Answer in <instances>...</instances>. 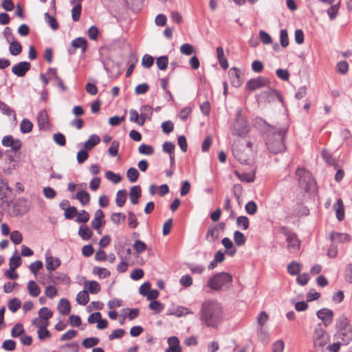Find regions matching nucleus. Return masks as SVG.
<instances>
[{"label": "nucleus", "mask_w": 352, "mask_h": 352, "mask_svg": "<svg viewBox=\"0 0 352 352\" xmlns=\"http://www.w3.org/2000/svg\"><path fill=\"white\" fill-rule=\"evenodd\" d=\"M225 318L223 307L216 300H206L201 303L199 320L207 327L217 329Z\"/></svg>", "instance_id": "f257e3e1"}, {"label": "nucleus", "mask_w": 352, "mask_h": 352, "mask_svg": "<svg viewBox=\"0 0 352 352\" xmlns=\"http://www.w3.org/2000/svg\"><path fill=\"white\" fill-rule=\"evenodd\" d=\"M287 126L283 127L269 126L266 135V145L270 152L277 154L285 151L284 137L287 132Z\"/></svg>", "instance_id": "f03ea898"}, {"label": "nucleus", "mask_w": 352, "mask_h": 352, "mask_svg": "<svg viewBox=\"0 0 352 352\" xmlns=\"http://www.w3.org/2000/svg\"><path fill=\"white\" fill-rule=\"evenodd\" d=\"M251 142H248L245 144L235 142L232 147L233 155L241 164H250L254 157Z\"/></svg>", "instance_id": "7ed1b4c3"}, {"label": "nucleus", "mask_w": 352, "mask_h": 352, "mask_svg": "<svg viewBox=\"0 0 352 352\" xmlns=\"http://www.w3.org/2000/svg\"><path fill=\"white\" fill-rule=\"evenodd\" d=\"M231 130L232 134L240 137H244L249 132V125L245 118L242 115L241 109H238L236 111V118L232 124Z\"/></svg>", "instance_id": "20e7f679"}, {"label": "nucleus", "mask_w": 352, "mask_h": 352, "mask_svg": "<svg viewBox=\"0 0 352 352\" xmlns=\"http://www.w3.org/2000/svg\"><path fill=\"white\" fill-rule=\"evenodd\" d=\"M232 281V276L230 274L227 272H220L212 276L208 280V286L213 290H220L227 284L231 283Z\"/></svg>", "instance_id": "39448f33"}, {"label": "nucleus", "mask_w": 352, "mask_h": 352, "mask_svg": "<svg viewBox=\"0 0 352 352\" xmlns=\"http://www.w3.org/2000/svg\"><path fill=\"white\" fill-rule=\"evenodd\" d=\"M296 174L298 177L300 186L305 191H312L316 188V182L311 174L302 168H297Z\"/></svg>", "instance_id": "423d86ee"}, {"label": "nucleus", "mask_w": 352, "mask_h": 352, "mask_svg": "<svg viewBox=\"0 0 352 352\" xmlns=\"http://www.w3.org/2000/svg\"><path fill=\"white\" fill-rule=\"evenodd\" d=\"M12 189L8 186L7 182L0 177V199L2 201L1 206L10 207L12 203Z\"/></svg>", "instance_id": "0eeeda50"}, {"label": "nucleus", "mask_w": 352, "mask_h": 352, "mask_svg": "<svg viewBox=\"0 0 352 352\" xmlns=\"http://www.w3.org/2000/svg\"><path fill=\"white\" fill-rule=\"evenodd\" d=\"M330 341L329 335L318 325L314 330V344L316 348H322Z\"/></svg>", "instance_id": "6e6552de"}, {"label": "nucleus", "mask_w": 352, "mask_h": 352, "mask_svg": "<svg viewBox=\"0 0 352 352\" xmlns=\"http://www.w3.org/2000/svg\"><path fill=\"white\" fill-rule=\"evenodd\" d=\"M269 83L270 80L267 78L259 76L256 78H252L249 80L246 83L245 88L249 91H254L267 86Z\"/></svg>", "instance_id": "1a4fd4ad"}, {"label": "nucleus", "mask_w": 352, "mask_h": 352, "mask_svg": "<svg viewBox=\"0 0 352 352\" xmlns=\"http://www.w3.org/2000/svg\"><path fill=\"white\" fill-rule=\"evenodd\" d=\"M333 338L340 340L344 345L349 344L352 340V328L336 330Z\"/></svg>", "instance_id": "9d476101"}, {"label": "nucleus", "mask_w": 352, "mask_h": 352, "mask_svg": "<svg viewBox=\"0 0 352 352\" xmlns=\"http://www.w3.org/2000/svg\"><path fill=\"white\" fill-rule=\"evenodd\" d=\"M60 264L59 258L53 257L50 251L45 253V267L49 273L54 271Z\"/></svg>", "instance_id": "9b49d317"}, {"label": "nucleus", "mask_w": 352, "mask_h": 352, "mask_svg": "<svg viewBox=\"0 0 352 352\" xmlns=\"http://www.w3.org/2000/svg\"><path fill=\"white\" fill-rule=\"evenodd\" d=\"M317 317L320 319L325 327L329 326L333 318V312L332 310L323 308L318 310L316 313Z\"/></svg>", "instance_id": "f8f14e48"}, {"label": "nucleus", "mask_w": 352, "mask_h": 352, "mask_svg": "<svg viewBox=\"0 0 352 352\" xmlns=\"http://www.w3.org/2000/svg\"><path fill=\"white\" fill-rule=\"evenodd\" d=\"M31 64L29 62L23 61L14 65L12 67V73L18 77H23L30 69Z\"/></svg>", "instance_id": "ddd939ff"}, {"label": "nucleus", "mask_w": 352, "mask_h": 352, "mask_svg": "<svg viewBox=\"0 0 352 352\" xmlns=\"http://www.w3.org/2000/svg\"><path fill=\"white\" fill-rule=\"evenodd\" d=\"M49 278L51 282L56 285L60 283L68 284L70 283L69 277L65 273L60 272L49 273Z\"/></svg>", "instance_id": "4468645a"}, {"label": "nucleus", "mask_w": 352, "mask_h": 352, "mask_svg": "<svg viewBox=\"0 0 352 352\" xmlns=\"http://www.w3.org/2000/svg\"><path fill=\"white\" fill-rule=\"evenodd\" d=\"M286 241L287 243V249L291 253H296L300 249V241L297 238L296 234L293 235H289L286 238Z\"/></svg>", "instance_id": "2eb2a0df"}, {"label": "nucleus", "mask_w": 352, "mask_h": 352, "mask_svg": "<svg viewBox=\"0 0 352 352\" xmlns=\"http://www.w3.org/2000/svg\"><path fill=\"white\" fill-rule=\"evenodd\" d=\"M72 49L69 50V53L73 54L75 53V50L80 48L82 52H85L87 47V41L84 37H78L72 42Z\"/></svg>", "instance_id": "dca6fc26"}, {"label": "nucleus", "mask_w": 352, "mask_h": 352, "mask_svg": "<svg viewBox=\"0 0 352 352\" xmlns=\"http://www.w3.org/2000/svg\"><path fill=\"white\" fill-rule=\"evenodd\" d=\"M231 83L235 87H239L241 85L242 81L241 80V72L239 69L236 67H232L228 72Z\"/></svg>", "instance_id": "f3484780"}, {"label": "nucleus", "mask_w": 352, "mask_h": 352, "mask_svg": "<svg viewBox=\"0 0 352 352\" xmlns=\"http://www.w3.org/2000/svg\"><path fill=\"white\" fill-rule=\"evenodd\" d=\"M168 347L166 352H181L182 349L179 346V340L177 337L172 336L168 338Z\"/></svg>", "instance_id": "a211bd4d"}, {"label": "nucleus", "mask_w": 352, "mask_h": 352, "mask_svg": "<svg viewBox=\"0 0 352 352\" xmlns=\"http://www.w3.org/2000/svg\"><path fill=\"white\" fill-rule=\"evenodd\" d=\"M330 239L332 241H336L340 243L349 242L351 236L346 233H339L333 232L330 234Z\"/></svg>", "instance_id": "6ab92c4d"}, {"label": "nucleus", "mask_w": 352, "mask_h": 352, "mask_svg": "<svg viewBox=\"0 0 352 352\" xmlns=\"http://www.w3.org/2000/svg\"><path fill=\"white\" fill-rule=\"evenodd\" d=\"M218 226H210L207 231L206 240L210 243L214 242L219 237Z\"/></svg>", "instance_id": "aec40b11"}, {"label": "nucleus", "mask_w": 352, "mask_h": 352, "mask_svg": "<svg viewBox=\"0 0 352 352\" xmlns=\"http://www.w3.org/2000/svg\"><path fill=\"white\" fill-rule=\"evenodd\" d=\"M100 142V138L98 135H91L89 140L84 143V148L85 150H91Z\"/></svg>", "instance_id": "412c9836"}, {"label": "nucleus", "mask_w": 352, "mask_h": 352, "mask_svg": "<svg viewBox=\"0 0 352 352\" xmlns=\"http://www.w3.org/2000/svg\"><path fill=\"white\" fill-rule=\"evenodd\" d=\"M130 199L133 204H137L141 197V188L140 186H134L131 188L129 192Z\"/></svg>", "instance_id": "4be33fe9"}, {"label": "nucleus", "mask_w": 352, "mask_h": 352, "mask_svg": "<svg viewBox=\"0 0 352 352\" xmlns=\"http://www.w3.org/2000/svg\"><path fill=\"white\" fill-rule=\"evenodd\" d=\"M333 208L336 212V217L339 221H342L344 217V208L342 200L339 198L333 206Z\"/></svg>", "instance_id": "5701e85b"}, {"label": "nucleus", "mask_w": 352, "mask_h": 352, "mask_svg": "<svg viewBox=\"0 0 352 352\" xmlns=\"http://www.w3.org/2000/svg\"><path fill=\"white\" fill-rule=\"evenodd\" d=\"M58 309L59 312L63 315H67L71 311V306L68 300L62 298L60 300Z\"/></svg>", "instance_id": "b1692460"}, {"label": "nucleus", "mask_w": 352, "mask_h": 352, "mask_svg": "<svg viewBox=\"0 0 352 352\" xmlns=\"http://www.w3.org/2000/svg\"><path fill=\"white\" fill-rule=\"evenodd\" d=\"M352 328L349 320L345 315H341L336 320V330Z\"/></svg>", "instance_id": "393cba45"}, {"label": "nucleus", "mask_w": 352, "mask_h": 352, "mask_svg": "<svg viewBox=\"0 0 352 352\" xmlns=\"http://www.w3.org/2000/svg\"><path fill=\"white\" fill-rule=\"evenodd\" d=\"M28 290L32 297H37L41 293V289L34 280H30L28 283Z\"/></svg>", "instance_id": "a878e982"}, {"label": "nucleus", "mask_w": 352, "mask_h": 352, "mask_svg": "<svg viewBox=\"0 0 352 352\" xmlns=\"http://www.w3.org/2000/svg\"><path fill=\"white\" fill-rule=\"evenodd\" d=\"M9 51L10 53L13 56L19 55L22 51V46L19 42L14 40L10 43Z\"/></svg>", "instance_id": "bb28decb"}, {"label": "nucleus", "mask_w": 352, "mask_h": 352, "mask_svg": "<svg viewBox=\"0 0 352 352\" xmlns=\"http://www.w3.org/2000/svg\"><path fill=\"white\" fill-rule=\"evenodd\" d=\"M76 198L80 202L82 206L87 204L90 201L89 194L85 190H80L76 195Z\"/></svg>", "instance_id": "cd10ccee"}, {"label": "nucleus", "mask_w": 352, "mask_h": 352, "mask_svg": "<svg viewBox=\"0 0 352 352\" xmlns=\"http://www.w3.org/2000/svg\"><path fill=\"white\" fill-rule=\"evenodd\" d=\"M92 231L85 225L80 226L78 230V234L84 240L89 239L92 236Z\"/></svg>", "instance_id": "c85d7f7f"}, {"label": "nucleus", "mask_w": 352, "mask_h": 352, "mask_svg": "<svg viewBox=\"0 0 352 352\" xmlns=\"http://www.w3.org/2000/svg\"><path fill=\"white\" fill-rule=\"evenodd\" d=\"M127 192L125 190H120L117 192L116 202L118 206L122 207L125 204Z\"/></svg>", "instance_id": "c756f323"}, {"label": "nucleus", "mask_w": 352, "mask_h": 352, "mask_svg": "<svg viewBox=\"0 0 352 352\" xmlns=\"http://www.w3.org/2000/svg\"><path fill=\"white\" fill-rule=\"evenodd\" d=\"M37 122L40 128H45L48 123V118L45 111H41L38 113Z\"/></svg>", "instance_id": "7c9ffc66"}, {"label": "nucleus", "mask_w": 352, "mask_h": 352, "mask_svg": "<svg viewBox=\"0 0 352 352\" xmlns=\"http://www.w3.org/2000/svg\"><path fill=\"white\" fill-rule=\"evenodd\" d=\"M99 342V338L96 337H91L83 340L82 342V345L86 349H89L98 344Z\"/></svg>", "instance_id": "2f4dec72"}, {"label": "nucleus", "mask_w": 352, "mask_h": 352, "mask_svg": "<svg viewBox=\"0 0 352 352\" xmlns=\"http://www.w3.org/2000/svg\"><path fill=\"white\" fill-rule=\"evenodd\" d=\"M89 300V294L88 292L85 290L80 292L76 296V301L81 305H87Z\"/></svg>", "instance_id": "473e14b6"}, {"label": "nucleus", "mask_w": 352, "mask_h": 352, "mask_svg": "<svg viewBox=\"0 0 352 352\" xmlns=\"http://www.w3.org/2000/svg\"><path fill=\"white\" fill-rule=\"evenodd\" d=\"M85 287H87L88 291L93 294H98L100 291L99 283L95 280L88 281L85 284Z\"/></svg>", "instance_id": "72a5a7b5"}, {"label": "nucleus", "mask_w": 352, "mask_h": 352, "mask_svg": "<svg viewBox=\"0 0 352 352\" xmlns=\"http://www.w3.org/2000/svg\"><path fill=\"white\" fill-rule=\"evenodd\" d=\"M234 173L241 182H252L254 180V175L250 173H240L238 170H234Z\"/></svg>", "instance_id": "f704fd0d"}, {"label": "nucleus", "mask_w": 352, "mask_h": 352, "mask_svg": "<svg viewBox=\"0 0 352 352\" xmlns=\"http://www.w3.org/2000/svg\"><path fill=\"white\" fill-rule=\"evenodd\" d=\"M140 174L135 168H130L127 170L126 177L131 183L135 182L139 178Z\"/></svg>", "instance_id": "c9c22d12"}, {"label": "nucleus", "mask_w": 352, "mask_h": 352, "mask_svg": "<svg viewBox=\"0 0 352 352\" xmlns=\"http://www.w3.org/2000/svg\"><path fill=\"white\" fill-rule=\"evenodd\" d=\"M21 263V259L20 256L14 254L10 258L9 265L10 271H14L17 267L20 266Z\"/></svg>", "instance_id": "e433bc0d"}, {"label": "nucleus", "mask_w": 352, "mask_h": 352, "mask_svg": "<svg viewBox=\"0 0 352 352\" xmlns=\"http://www.w3.org/2000/svg\"><path fill=\"white\" fill-rule=\"evenodd\" d=\"M33 125L28 119H23L20 124V130L23 133H30L32 130Z\"/></svg>", "instance_id": "4c0bfd02"}, {"label": "nucleus", "mask_w": 352, "mask_h": 352, "mask_svg": "<svg viewBox=\"0 0 352 352\" xmlns=\"http://www.w3.org/2000/svg\"><path fill=\"white\" fill-rule=\"evenodd\" d=\"M234 241L236 245L241 246L245 243L246 239L241 232L236 230L234 232Z\"/></svg>", "instance_id": "58836bf2"}, {"label": "nucleus", "mask_w": 352, "mask_h": 352, "mask_svg": "<svg viewBox=\"0 0 352 352\" xmlns=\"http://www.w3.org/2000/svg\"><path fill=\"white\" fill-rule=\"evenodd\" d=\"M21 305V302L19 299L16 298H12L8 302V309L12 312H16Z\"/></svg>", "instance_id": "ea45409f"}, {"label": "nucleus", "mask_w": 352, "mask_h": 352, "mask_svg": "<svg viewBox=\"0 0 352 352\" xmlns=\"http://www.w3.org/2000/svg\"><path fill=\"white\" fill-rule=\"evenodd\" d=\"M25 332V330L23 329V326L21 323L16 324L11 331V336L13 338H18L20 336L23 335Z\"/></svg>", "instance_id": "a19ab883"}, {"label": "nucleus", "mask_w": 352, "mask_h": 352, "mask_svg": "<svg viewBox=\"0 0 352 352\" xmlns=\"http://www.w3.org/2000/svg\"><path fill=\"white\" fill-rule=\"evenodd\" d=\"M38 316L45 321H48V320L52 317L53 312L49 308L43 307L38 311Z\"/></svg>", "instance_id": "79ce46f5"}, {"label": "nucleus", "mask_w": 352, "mask_h": 352, "mask_svg": "<svg viewBox=\"0 0 352 352\" xmlns=\"http://www.w3.org/2000/svg\"><path fill=\"white\" fill-rule=\"evenodd\" d=\"M168 64V58L166 56H162L157 58L156 65L159 69L165 70Z\"/></svg>", "instance_id": "37998d69"}, {"label": "nucleus", "mask_w": 352, "mask_h": 352, "mask_svg": "<svg viewBox=\"0 0 352 352\" xmlns=\"http://www.w3.org/2000/svg\"><path fill=\"white\" fill-rule=\"evenodd\" d=\"M44 17L45 19V21L50 25V27L54 30H56L59 28V25L58 22L56 21V19L51 16L49 13H45Z\"/></svg>", "instance_id": "c03bdc74"}, {"label": "nucleus", "mask_w": 352, "mask_h": 352, "mask_svg": "<svg viewBox=\"0 0 352 352\" xmlns=\"http://www.w3.org/2000/svg\"><path fill=\"white\" fill-rule=\"evenodd\" d=\"M287 271L292 275L298 274L300 272V265L299 263L292 261L288 265Z\"/></svg>", "instance_id": "a18cd8bd"}, {"label": "nucleus", "mask_w": 352, "mask_h": 352, "mask_svg": "<svg viewBox=\"0 0 352 352\" xmlns=\"http://www.w3.org/2000/svg\"><path fill=\"white\" fill-rule=\"evenodd\" d=\"M38 338L40 340H44L51 337V333L49 330L47 329V327L43 326L38 329L37 331Z\"/></svg>", "instance_id": "49530a36"}, {"label": "nucleus", "mask_w": 352, "mask_h": 352, "mask_svg": "<svg viewBox=\"0 0 352 352\" xmlns=\"http://www.w3.org/2000/svg\"><path fill=\"white\" fill-rule=\"evenodd\" d=\"M105 177L108 180L111 181L114 184L119 183L122 179V177L119 174H116L111 170L106 172Z\"/></svg>", "instance_id": "de8ad7c7"}, {"label": "nucleus", "mask_w": 352, "mask_h": 352, "mask_svg": "<svg viewBox=\"0 0 352 352\" xmlns=\"http://www.w3.org/2000/svg\"><path fill=\"white\" fill-rule=\"evenodd\" d=\"M74 8L72 10V17L74 21H78L80 19L82 6L81 4L73 5Z\"/></svg>", "instance_id": "09e8293b"}, {"label": "nucleus", "mask_w": 352, "mask_h": 352, "mask_svg": "<svg viewBox=\"0 0 352 352\" xmlns=\"http://www.w3.org/2000/svg\"><path fill=\"white\" fill-rule=\"evenodd\" d=\"M10 240L15 245L20 244L23 241V236L21 232L18 230H14L10 233Z\"/></svg>", "instance_id": "8fccbe9b"}, {"label": "nucleus", "mask_w": 352, "mask_h": 352, "mask_svg": "<svg viewBox=\"0 0 352 352\" xmlns=\"http://www.w3.org/2000/svg\"><path fill=\"white\" fill-rule=\"evenodd\" d=\"M93 272L102 278H107L111 274L108 270L100 267H94L93 269Z\"/></svg>", "instance_id": "3c124183"}, {"label": "nucleus", "mask_w": 352, "mask_h": 352, "mask_svg": "<svg viewBox=\"0 0 352 352\" xmlns=\"http://www.w3.org/2000/svg\"><path fill=\"white\" fill-rule=\"evenodd\" d=\"M126 215L122 212H115L111 215V220L115 224H119L120 221L124 222Z\"/></svg>", "instance_id": "603ef678"}, {"label": "nucleus", "mask_w": 352, "mask_h": 352, "mask_svg": "<svg viewBox=\"0 0 352 352\" xmlns=\"http://www.w3.org/2000/svg\"><path fill=\"white\" fill-rule=\"evenodd\" d=\"M280 42L283 47H286L289 45V38L287 32L285 29L280 30Z\"/></svg>", "instance_id": "864d4df0"}, {"label": "nucleus", "mask_w": 352, "mask_h": 352, "mask_svg": "<svg viewBox=\"0 0 352 352\" xmlns=\"http://www.w3.org/2000/svg\"><path fill=\"white\" fill-rule=\"evenodd\" d=\"M133 248L138 254H142L146 250V245L142 241L137 240L133 245Z\"/></svg>", "instance_id": "5fc2aeb1"}, {"label": "nucleus", "mask_w": 352, "mask_h": 352, "mask_svg": "<svg viewBox=\"0 0 352 352\" xmlns=\"http://www.w3.org/2000/svg\"><path fill=\"white\" fill-rule=\"evenodd\" d=\"M128 225L131 228H135L138 225V220L133 212H128Z\"/></svg>", "instance_id": "6e6d98bb"}, {"label": "nucleus", "mask_w": 352, "mask_h": 352, "mask_svg": "<svg viewBox=\"0 0 352 352\" xmlns=\"http://www.w3.org/2000/svg\"><path fill=\"white\" fill-rule=\"evenodd\" d=\"M153 63L154 59L151 55L145 54L143 56L142 60V65L144 68H150L153 65Z\"/></svg>", "instance_id": "4d7b16f0"}, {"label": "nucleus", "mask_w": 352, "mask_h": 352, "mask_svg": "<svg viewBox=\"0 0 352 352\" xmlns=\"http://www.w3.org/2000/svg\"><path fill=\"white\" fill-rule=\"evenodd\" d=\"M76 218V222L78 223H87L89 219V213L85 210H81L79 213L77 214Z\"/></svg>", "instance_id": "13d9d810"}, {"label": "nucleus", "mask_w": 352, "mask_h": 352, "mask_svg": "<svg viewBox=\"0 0 352 352\" xmlns=\"http://www.w3.org/2000/svg\"><path fill=\"white\" fill-rule=\"evenodd\" d=\"M1 347L6 351H12L16 349V342L13 340H6L3 342Z\"/></svg>", "instance_id": "bf43d9fd"}, {"label": "nucleus", "mask_w": 352, "mask_h": 352, "mask_svg": "<svg viewBox=\"0 0 352 352\" xmlns=\"http://www.w3.org/2000/svg\"><path fill=\"white\" fill-rule=\"evenodd\" d=\"M236 224L239 227H242L243 229L246 230L249 227V219L245 216H240L236 219Z\"/></svg>", "instance_id": "052dcab7"}, {"label": "nucleus", "mask_w": 352, "mask_h": 352, "mask_svg": "<svg viewBox=\"0 0 352 352\" xmlns=\"http://www.w3.org/2000/svg\"><path fill=\"white\" fill-rule=\"evenodd\" d=\"M245 208L247 213L251 215L254 214L257 211V206L253 201L248 202L245 206Z\"/></svg>", "instance_id": "680f3d73"}, {"label": "nucleus", "mask_w": 352, "mask_h": 352, "mask_svg": "<svg viewBox=\"0 0 352 352\" xmlns=\"http://www.w3.org/2000/svg\"><path fill=\"white\" fill-rule=\"evenodd\" d=\"M78 214V211L76 207L70 206L65 210V217L67 219H73Z\"/></svg>", "instance_id": "e2e57ef3"}, {"label": "nucleus", "mask_w": 352, "mask_h": 352, "mask_svg": "<svg viewBox=\"0 0 352 352\" xmlns=\"http://www.w3.org/2000/svg\"><path fill=\"white\" fill-rule=\"evenodd\" d=\"M257 335L262 342L267 343L269 337L268 333L267 331L264 330L263 327H259L257 329Z\"/></svg>", "instance_id": "0e129e2a"}, {"label": "nucleus", "mask_w": 352, "mask_h": 352, "mask_svg": "<svg viewBox=\"0 0 352 352\" xmlns=\"http://www.w3.org/2000/svg\"><path fill=\"white\" fill-rule=\"evenodd\" d=\"M43 265L41 261H36L35 262L30 264L29 269L30 272L36 276L37 272L43 267Z\"/></svg>", "instance_id": "69168bd1"}, {"label": "nucleus", "mask_w": 352, "mask_h": 352, "mask_svg": "<svg viewBox=\"0 0 352 352\" xmlns=\"http://www.w3.org/2000/svg\"><path fill=\"white\" fill-rule=\"evenodd\" d=\"M53 139L54 142L59 146H63L66 144L65 137L61 133H57L54 134Z\"/></svg>", "instance_id": "338daca9"}, {"label": "nucleus", "mask_w": 352, "mask_h": 352, "mask_svg": "<svg viewBox=\"0 0 352 352\" xmlns=\"http://www.w3.org/2000/svg\"><path fill=\"white\" fill-rule=\"evenodd\" d=\"M344 278L348 283L352 284V263H349L346 266Z\"/></svg>", "instance_id": "774afa93"}]
</instances>
